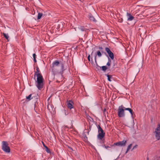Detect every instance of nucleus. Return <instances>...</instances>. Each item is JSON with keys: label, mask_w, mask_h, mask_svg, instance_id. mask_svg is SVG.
<instances>
[{"label": "nucleus", "mask_w": 160, "mask_h": 160, "mask_svg": "<svg viewBox=\"0 0 160 160\" xmlns=\"http://www.w3.org/2000/svg\"><path fill=\"white\" fill-rule=\"evenodd\" d=\"M137 145H136V146H134V147H133V148H132V149H134V148H136V147H137Z\"/></svg>", "instance_id": "c85d7f7f"}, {"label": "nucleus", "mask_w": 160, "mask_h": 160, "mask_svg": "<svg viewBox=\"0 0 160 160\" xmlns=\"http://www.w3.org/2000/svg\"><path fill=\"white\" fill-rule=\"evenodd\" d=\"M88 60L89 61H90V55H88Z\"/></svg>", "instance_id": "393cba45"}, {"label": "nucleus", "mask_w": 160, "mask_h": 160, "mask_svg": "<svg viewBox=\"0 0 160 160\" xmlns=\"http://www.w3.org/2000/svg\"><path fill=\"white\" fill-rule=\"evenodd\" d=\"M65 62H62L61 61L59 62L58 60H55L53 62L52 64V68L53 71L57 67L59 66H60V72L62 74L63 71L64 70V66Z\"/></svg>", "instance_id": "f03ea898"}, {"label": "nucleus", "mask_w": 160, "mask_h": 160, "mask_svg": "<svg viewBox=\"0 0 160 160\" xmlns=\"http://www.w3.org/2000/svg\"><path fill=\"white\" fill-rule=\"evenodd\" d=\"M126 143L127 141L123 140L122 141H119L118 142L114 143L112 146L116 145L121 147L125 146L126 145Z\"/></svg>", "instance_id": "0eeeda50"}, {"label": "nucleus", "mask_w": 160, "mask_h": 160, "mask_svg": "<svg viewBox=\"0 0 160 160\" xmlns=\"http://www.w3.org/2000/svg\"><path fill=\"white\" fill-rule=\"evenodd\" d=\"M123 21V20L121 19V20L119 21L120 22H122Z\"/></svg>", "instance_id": "c756f323"}, {"label": "nucleus", "mask_w": 160, "mask_h": 160, "mask_svg": "<svg viewBox=\"0 0 160 160\" xmlns=\"http://www.w3.org/2000/svg\"><path fill=\"white\" fill-rule=\"evenodd\" d=\"M125 110H128L129 111L130 114H131V116L132 117H133V112L132 110L130 108H126L125 107L124 108Z\"/></svg>", "instance_id": "9b49d317"}, {"label": "nucleus", "mask_w": 160, "mask_h": 160, "mask_svg": "<svg viewBox=\"0 0 160 160\" xmlns=\"http://www.w3.org/2000/svg\"><path fill=\"white\" fill-rule=\"evenodd\" d=\"M132 146V144H130L128 146L127 148V151L126 152V153H127L128 152V151L130 149Z\"/></svg>", "instance_id": "2eb2a0df"}, {"label": "nucleus", "mask_w": 160, "mask_h": 160, "mask_svg": "<svg viewBox=\"0 0 160 160\" xmlns=\"http://www.w3.org/2000/svg\"><path fill=\"white\" fill-rule=\"evenodd\" d=\"M98 49L101 50L103 49V48L102 47H98Z\"/></svg>", "instance_id": "a878e982"}, {"label": "nucleus", "mask_w": 160, "mask_h": 160, "mask_svg": "<svg viewBox=\"0 0 160 160\" xmlns=\"http://www.w3.org/2000/svg\"><path fill=\"white\" fill-rule=\"evenodd\" d=\"M125 107L121 105L120 106L118 109V116L119 117H123L125 116L124 109Z\"/></svg>", "instance_id": "39448f33"}, {"label": "nucleus", "mask_w": 160, "mask_h": 160, "mask_svg": "<svg viewBox=\"0 0 160 160\" xmlns=\"http://www.w3.org/2000/svg\"><path fill=\"white\" fill-rule=\"evenodd\" d=\"M36 70L37 71L35 73L34 79L35 80V77H37V80L36 81L37 83L36 85L38 89L40 90L43 88V86L44 79L39 72L38 68H37Z\"/></svg>", "instance_id": "f257e3e1"}, {"label": "nucleus", "mask_w": 160, "mask_h": 160, "mask_svg": "<svg viewBox=\"0 0 160 160\" xmlns=\"http://www.w3.org/2000/svg\"><path fill=\"white\" fill-rule=\"evenodd\" d=\"M156 138L159 140L160 139V125L158 124L157 128L154 132Z\"/></svg>", "instance_id": "423d86ee"}, {"label": "nucleus", "mask_w": 160, "mask_h": 160, "mask_svg": "<svg viewBox=\"0 0 160 160\" xmlns=\"http://www.w3.org/2000/svg\"><path fill=\"white\" fill-rule=\"evenodd\" d=\"M32 94H30L28 96L26 97V98L28 101H29L31 100L32 98H31Z\"/></svg>", "instance_id": "f3484780"}, {"label": "nucleus", "mask_w": 160, "mask_h": 160, "mask_svg": "<svg viewBox=\"0 0 160 160\" xmlns=\"http://www.w3.org/2000/svg\"><path fill=\"white\" fill-rule=\"evenodd\" d=\"M111 60L110 59V58H108V62L107 63V65L108 66H110L111 65Z\"/></svg>", "instance_id": "6ab92c4d"}, {"label": "nucleus", "mask_w": 160, "mask_h": 160, "mask_svg": "<svg viewBox=\"0 0 160 160\" xmlns=\"http://www.w3.org/2000/svg\"><path fill=\"white\" fill-rule=\"evenodd\" d=\"M42 144L43 146L45 148H46V147H47V146H46L45 145V144H44V142H42Z\"/></svg>", "instance_id": "bb28decb"}, {"label": "nucleus", "mask_w": 160, "mask_h": 160, "mask_svg": "<svg viewBox=\"0 0 160 160\" xmlns=\"http://www.w3.org/2000/svg\"><path fill=\"white\" fill-rule=\"evenodd\" d=\"M107 77H108V79L109 81H111V78L112 77V76L111 75H107Z\"/></svg>", "instance_id": "a211bd4d"}, {"label": "nucleus", "mask_w": 160, "mask_h": 160, "mask_svg": "<svg viewBox=\"0 0 160 160\" xmlns=\"http://www.w3.org/2000/svg\"><path fill=\"white\" fill-rule=\"evenodd\" d=\"M46 151L48 152V153H49L50 152V151L49 149L48 148V147H46Z\"/></svg>", "instance_id": "5701e85b"}, {"label": "nucleus", "mask_w": 160, "mask_h": 160, "mask_svg": "<svg viewBox=\"0 0 160 160\" xmlns=\"http://www.w3.org/2000/svg\"><path fill=\"white\" fill-rule=\"evenodd\" d=\"M97 55L99 57H101L102 55L101 52L99 50L97 51Z\"/></svg>", "instance_id": "dca6fc26"}, {"label": "nucleus", "mask_w": 160, "mask_h": 160, "mask_svg": "<svg viewBox=\"0 0 160 160\" xmlns=\"http://www.w3.org/2000/svg\"><path fill=\"white\" fill-rule=\"evenodd\" d=\"M73 102L71 100H69L67 104V107L71 109L73 108Z\"/></svg>", "instance_id": "1a4fd4ad"}, {"label": "nucleus", "mask_w": 160, "mask_h": 160, "mask_svg": "<svg viewBox=\"0 0 160 160\" xmlns=\"http://www.w3.org/2000/svg\"><path fill=\"white\" fill-rule=\"evenodd\" d=\"M2 150L6 152L9 153L10 152V148L7 142L3 141L2 142Z\"/></svg>", "instance_id": "7ed1b4c3"}, {"label": "nucleus", "mask_w": 160, "mask_h": 160, "mask_svg": "<svg viewBox=\"0 0 160 160\" xmlns=\"http://www.w3.org/2000/svg\"><path fill=\"white\" fill-rule=\"evenodd\" d=\"M43 14L42 13L38 12V19H40L42 16Z\"/></svg>", "instance_id": "4468645a"}, {"label": "nucleus", "mask_w": 160, "mask_h": 160, "mask_svg": "<svg viewBox=\"0 0 160 160\" xmlns=\"http://www.w3.org/2000/svg\"><path fill=\"white\" fill-rule=\"evenodd\" d=\"M81 31H86V29L83 26H81L78 28Z\"/></svg>", "instance_id": "ddd939ff"}, {"label": "nucleus", "mask_w": 160, "mask_h": 160, "mask_svg": "<svg viewBox=\"0 0 160 160\" xmlns=\"http://www.w3.org/2000/svg\"><path fill=\"white\" fill-rule=\"evenodd\" d=\"M105 148H106L107 149H108V148H110V147L108 146H106L104 145L103 146Z\"/></svg>", "instance_id": "b1692460"}, {"label": "nucleus", "mask_w": 160, "mask_h": 160, "mask_svg": "<svg viewBox=\"0 0 160 160\" xmlns=\"http://www.w3.org/2000/svg\"><path fill=\"white\" fill-rule=\"evenodd\" d=\"M96 57H97V55H96L95 56V57H94V59H95V61L96 62Z\"/></svg>", "instance_id": "cd10ccee"}, {"label": "nucleus", "mask_w": 160, "mask_h": 160, "mask_svg": "<svg viewBox=\"0 0 160 160\" xmlns=\"http://www.w3.org/2000/svg\"><path fill=\"white\" fill-rule=\"evenodd\" d=\"M88 18L91 21H92L93 22L96 21L95 19L94 18V17L91 14H89L88 15Z\"/></svg>", "instance_id": "f8f14e48"}, {"label": "nucleus", "mask_w": 160, "mask_h": 160, "mask_svg": "<svg viewBox=\"0 0 160 160\" xmlns=\"http://www.w3.org/2000/svg\"><path fill=\"white\" fill-rule=\"evenodd\" d=\"M69 149L71 150H72V149L71 148H69Z\"/></svg>", "instance_id": "7c9ffc66"}, {"label": "nucleus", "mask_w": 160, "mask_h": 160, "mask_svg": "<svg viewBox=\"0 0 160 160\" xmlns=\"http://www.w3.org/2000/svg\"><path fill=\"white\" fill-rule=\"evenodd\" d=\"M97 127L98 133V138L99 139L101 140L104 137L105 133L104 132L103 130L99 125H98Z\"/></svg>", "instance_id": "20e7f679"}, {"label": "nucleus", "mask_w": 160, "mask_h": 160, "mask_svg": "<svg viewBox=\"0 0 160 160\" xmlns=\"http://www.w3.org/2000/svg\"><path fill=\"white\" fill-rule=\"evenodd\" d=\"M36 54L35 53H34L33 54V58L34 61V62H37L36 60Z\"/></svg>", "instance_id": "4be33fe9"}, {"label": "nucleus", "mask_w": 160, "mask_h": 160, "mask_svg": "<svg viewBox=\"0 0 160 160\" xmlns=\"http://www.w3.org/2000/svg\"><path fill=\"white\" fill-rule=\"evenodd\" d=\"M147 160H149V158H148V157H147Z\"/></svg>", "instance_id": "2f4dec72"}, {"label": "nucleus", "mask_w": 160, "mask_h": 160, "mask_svg": "<svg viewBox=\"0 0 160 160\" xmlns=\"http://www.w3.org/2000/svg\"><path fill=\"white\" fill-rule=\"evenodd\" d=\"M101 52H102V53L103 52V51H101Z\"/></svg>", "instance_id": "473e14b6"}, {"label": "nucleus", "mask_w": 160, "mask_h": 160, "mask_svg": "<svg viewBox=\"0 0 160 160\" xmlns=\"http://www.w3.org/2000/svg\"><path fill=\"white\" fill-rule=\"evenodd\" d=\"M127 15L128 17V21H131L133 20L134 17L130 13L127 12Z\"/></svg>", "instance_id": "9d476101"}, {"label": "nucleus", "mask_w": 160, "mask_h": 160, "mask_svg": "<svg viewBox=\"0 0 160 160\" xmlns=\"http://www.w3.org/2000/svg\"><path fill=\"white\" fill-rule=\"evenodd\" d=\"M105 50L108 54L111 59L112 60L114 58L113 53L111 51L110 49L106 47L105 48Z\"/></svg>", "instance_id": "6e6552de"}, {"label": "nucleus", "mask_w": 160, "mask_h": 160, "mask_svg": "<svg viewBox=\"0 0 160 160\" xmlns=\"http://www.w3.org/2000/svg\"><path fill=\"white\" fill-rule=\"evenodd\" d=\"M102 70L104 71H105L107 69V68L106 66H102Z\"/></svg>", "instance_id": "aec40b11"}, {"label": "nucleus", "mask_w": 160, "mask_h": 160, "mask_svg": "<svg viewBox=\"0 0 160 160\" xmlns=\"http://www.w3.org/2000/svg\"><path fill=\"white\" fill-rule=\"evenodd\" d=\"M3 35L4 37L7 39H8L9 38V36L8 34H6L5 33H3Z\"/></svg>", "instance_id": "412c9836"}]
</instances>
